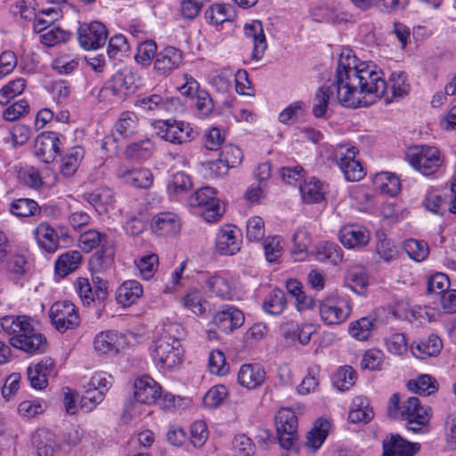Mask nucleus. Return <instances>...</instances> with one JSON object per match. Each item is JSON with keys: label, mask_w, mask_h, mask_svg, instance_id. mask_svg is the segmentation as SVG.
Returning <instances> with one entry per match:
<instances>
[{"label": "nucleus", "mask_w": 456, "mask_h": 456, "mask_svg": "<svg viewBox=\"0 0 456 456\" xmlns=\"http://www.w3.org/2000/svg\"><path fill=\"white\" fill-rule=\"evenodd\" d=\"M382 71L373 62L355 64V57L341 54L337 67V91L340 105L345 108L366 106L363 94L385 98L387 102L399 100L410 92L405 73H393L389 85L382 77Z\"/></svg>", "instance_id": "nucleus-1"}, {"label": "nucleus", "mask_w": 456, "mask_h": 456, "mask_svg": "<svg viewBox=\"0 0 456 456\" xmlns=\"http://www.w3.org/2000/svg\"><path fill=\"white\" fill-rule=\"evenodd\" d=\"M409 164L424 175L436 173L443 164L440 151L437 148L428 145H414L405 152Z\"/></svg>", "instance_id": "nucleus-2"}, {"label": "nucleus", "mask_w": 456, "mask_h": 456, "mask_svg": "<svg viewBox=\"0 0 456 456\" xmlns=\"http://www.w3.org/2000/svg\"><path fill=\"white\" fill-rule=\"evenodd\" d=\"M154 128L161 139L173 144L187 143L198 136V131L182 120H158Z\"/></svg>", "instance_id": "nucleus-3"}, {"label": "nucleus", "mask_w": 456, "mask_h": 456, "mask_svg": "<svg viewBox=\"0 0 456 456\" xmlns=\"http://www.w3.org/2000/svg\"><path fill=\"white\" fill-rule=\"evenodd\" d=\"M191 208H200V215L208 223L217 221L224 213V207L216 197V190L206 186L197 190L188 200Z\"/></svg>", "instance_id": "nucleus-4"}, {"label": "nucleus", "mask_w": 456, "mask_h": 456, "mask_svg": "<svg viewBox=\"0 0 456 456\" xmlns=\"http://www.w3.org/2000/svg\"><path fill=\"white\" fill-rule=\"evenodd\" d=\"M430 418L431 409L422 406L416 396L409 397L401 405L399 419L405 420V428L413 433H420L427 428Z\"/></svg>", "instance_id": "nucleus-5"}, {"label": "nucleus", "mask_w": 456, "mask_h": 456, "mask_svg": "<svg viewBox=\"0 0 456 456\" xmlns=\"http://www.w3.org/2000/svg\"><path fill=\"white\" fill-rule=\"evenodd\" d=\"M277 439L281 448L292 449L298 440L297 417L290 409L282 408L275 416Z\"/></svg>", "instance_id": "nucleus-6"}, {"label": "nucleus", "mask_w": 456, "mask_h": 456, "mask_svg": "<svg viewBox=\"0 0 456 456\" xmlns=\"http://www.w3.org/2000/svg\"><path fill=\"white\" fill-rule=\"evenodd\" d=\"M75 289L85 305H89L95 300L103 302L109 295V282L101 275L93 274L92 282L86 277H78Z\"/></svg>", "instance_id": "nucleus-7"}, {"label": "nucleus", "mask_w": 456, "mask_h": 456, "mask_svg": "<svg viewBox=\"0 0 456 456\" xmlns=\"http://www.w3.org/2000/svg\"><path fill=\"white\" fill-rule=\"evenodd\" d=\"M318 307L320 318L326 325H336L344 322L352 311L347 300L332 296L321 300Z\"/></svg>", "instance_id": "nucleus-8"}, {"label": "nucleus", "mask_w": 456, "mask_h": 456, "mask_svg": "<svg viewBox=\"0 0 456 456\" xmlns=\"http://www.w3.org/2000/svg\"><path fill=\"white\" fill-rule=\"evenodd\" d=\"M357 153V149L348 144H340L334 151V159L348 181H359L364 176L362 164L355 159Z\"/></svg>", "instance_id": "nucleus-9"}, {"label": "nucleus", "mask_w": 456, "mask_h": 456, "mask_svg": "<svg viewBox=\"0 0 456 456\" xmlns=\"http://www.w3.org/2000/svg\"><path fill=\"white\" fill-rule=\"evenodd\" d=\"M49 316L52 324L61 333L75 329L80 321L76 305L69 301L55 302L50 308Z\"/></svg>", "instance_id": "nucleus-10"}, {"label": "nucleus", "mask_w": 456, "mask_h": 456, "mask_svg": "<svg viewBox=\"0 0 456 456\" xmlns=\"http://www.w3.org/2000/svg\"><path fill=\"white\" fill-rule=\"evenodd\" d=\"M9 343L13 347L31 354L44 353L47 346L45 337L37 331L30 322L27 326L25 325L21 333L11 336Z\"/></svg>", "instance_id": "nucleus-11"}, {"label": "nucleus", "mask_w": 456, "mask_h": 456, "mask_svg": "<svg viewBox=\"0 0 456 456\" xmlns=\"http://www.w3.org/2000/svg\"><path fill=\"white\" fill-rule=\"evenodd\" d=\"M78 42L85 50H96L103 46L108 38L104 24L99 21L82 23L77 29Z\"/></svg>", "instance_id": "nucleus-12"}, {"label": "nucleus", "mask_w": 456, "mask_h": 456, "mask_svg": "<svg viewBox=\"0 0 456 456\" xmlns=\"http://www.w3.org/2000/svg\"><path fill=\"white\" fill-rule=\"evenodd\" d=\"M153 346L152 356L159 368L170 370L182 363L183 356L182 346L156 339L153 341Z\"/></svg>", "instance_id": "nucleus-13"}, {"label": "nucleus", "mask_w": 456, "mask_h": 456, "mask_svg": "<svg viewBox=\"0 0 456 456\" xmlns=\"http://www.w3.org/2000/svg\"><path fill=\"white\" fill-rule=\"evenodd\" d=\"M182 62V51L175 46H167L156 54L153 69L159 76L167 77L178 69Z\"/></svg>", "instance_id": "nucleus-14"}, {"label": "nucleus", "mask_w": 456, "mask_h": 456, "mask_svg": "<svg viewBox=\"0 0 456 456\" xmlns=\"http://www.w3.org/2000/svg\"><path fill=\"white\" fill-rule=\"evenodd\" d=\"M59 151L60 139L57 133L49 131L37 135L34 145V152L43 162H53Z\"/></svg>", "instance_id": "nucleus-15"}, {"label": "nucleus", "mask_w": 456, "mask_h": 456, "mask_svg": "<svg viewBox=\"0 0 456 456\" xmlns=\"http://www.w3.org/2000/svg\"><path fill=\"white\" fill-rule=\"evenodd\" d=\"M241 234L232 225H225L216 234V248L221 255L232 256L240 251Z\"/></svg>", "instance_id": "nucleus-16"}, {"label": "nucleus", "mask_w": 456, "mask_h": 456, "mask_svg": "<svg viewBox=\"0 0 456 456\" xmlns=\"http://www.w3.org/2000/svg\"><path fill=\"white\" fill-rule=\"evenodd\" d=\"M109 83L113 94L120 98L135 93L138 88L135 74L128 69L118 70Z\"/></svg>", "instance_id": "nucleus-17"}, {"label": "nucleus", "mask_w": 456, "mask_h": 456, "mask_svg": "<svg viewBox=\"0 0 456 456\" xmlns=\"http://www.w3.org/2000/svg\"><path fill=\"white\" fill-rule=\"evenodd\" d=\"M37 244L47 253H54L60 248V240L64 233L58 232L47 222L40 223L34 230Z\"/></svg>", "instance_id": "nucleus-18"}, {"label": "nucleus", "mask_w": 456, "mask_h": 456, "mask_svg": "<svg viewBox=\"0 0 456 456\" xmlns=\"http://www.w3.org/2000/svg\"><path fill=\"white\" fill-rule=\"evenodd\" d=\"M134 395L138 403L151 404L161 398V387L152 378L144 376L135 380Z\"/></svg>", "instance_id": "nucleus-19"}, {"label": "nucleus", "mask_w": 456, "mask_h": 456, "mask_svg": "<svg viewBox=\"0 0 456 456\" xmlns=\"http://www.w3.org/2000/svg\"><path fill=\"white\" fill-rule=\"evenodd\" d=\"M244 321L243 313L234 306H228L217 312L213 318L216 327L227 334L242 326Z\"/></svg>", "instance_id": "nucleus-20"}, {"label": "nucleus", "mask_w": 456, "mask_h": 456, "mask_svg": "<svg viewBox=\"0 0 456 456\" xmlns=\"http://www.w3.org/2000/svg\"><path fill=\"white\" fill-rule=\"evenodd\" d=\"M266 372L259 364L244 363L240 366L238 374V383L249 390L259 387L265 380Z\"/></svg>", "instance_id": "nucleus-21"}, {"label": "nucleus", "mask_w": 456, "mask_h": 456, "mask_svg": "<svg viewBox=\"0 0 456 456\" xmlns=\"http://www.w3.org/2000/svg\"><path fill=\"white\" fill-rule=\"evenodd\" d=\"M419 450V444L410 443L399 435H391L383 440L382 456H413Z\"/></svg>", "instance_id": "nucleus-22"}, {"label": "nucleus", "mask_w": 456, "mask_h": 456, "mask_svg": "<svg viewBox=\"0 0 456 456\" xmlns=\"http://www.w3.org/2000/svg\"><path fill=\"white\" fill-rule=\"evenodd\" d=\"M311 16L317 22H328L339 24L346 22L350 19L347 12H342L338 5L331 4H320L311 10Z\"/></svg>", "instance_id": "nucleus-23"}, {"label": "nucleus", "mask_w": 456, "mask_h": 456, "mask_svg": "<svg viewBox=\"0 0 456 456\" xmlns=\"http://www.w3.org/2000/svg\"><path fill=\"white\" fill-rule=\"evenodd\" d=\"M339 240L348 248L364 247L370 241L369 231L359 224L345 225L339 231Z\"/></svg>", "instance_id": "nucleus-24"}, {"label": "nucleus", "mask_w": 456, "mask_h": 456, "mask_svg": "<svg viewBox=\"0 0 456 456\" xmlns=\"http://www.w3.org/2000/svg\"><path fill=\"white\" fill-rule=\"evenodd\" d=\"M151 227L158 236H171L180 231L181 223L175 214L162 212L152 217Z\"/></svg>", "instance_id": "nucleus-25"}, {"label": "nucleus", "mask_w": 456, "mask_h": 456, "mask_svg": "<svg viewBox=\"0 0 456 456\" xmlns=\"http://www.w3.org/2000/svg\"><path fill=\"white\" fill-rule=\"evenodd\" d=\"M244 33L245 36L253 43V59L257 61L260 60L267 48L262 22L260 20H254L250 24H245Z\"/></svg>", "instance_id": "nucleus-26"}, {"label": "nucleus", "mask_w": 456, "mask_h": 456, "mask_svg": "<svg viewBox=\"0 0 456 456\" xmlns=\"http://www.w3.org/2000/svg\"><path fill=\"white\" fill-rule=\"evenodd\" d=\"M139 119L133 111H123L116 120L113 134L118 138L128 139L138 133Z\"/></svg>", "instance_id": "nucleus-27"}, {"label": "nucleus", "mask_w": 456, "mask_h": 456, "mask_svg": "<svg viewBox=\"0 0 456 456\" xmlns=\"http://www.w3.org/2000/svg\"><path fill=\"white\" fill-rule=\"evenodd\" d=\"M114 257V248L111 242L102 244L101 248L91 257L89 265L92 275H101L112 265Z\"/></svg>", "instance_id": "nucleus-28"}, {"label": "nucleus", "mask_w": 456, "mask_h": 456, "mask_svg": "<svg viewBox=\"0 0 456 456\" xmlns=\"http://www.w3.org/2000/svg\"><path fill=\"white\" fill-rule=\"evenodd\" d=\"M118 176L130 186L140 189L150 188L153 183V175L147 168L126 169L118 173Z\"/></svg>", "instance_id": "nucleus-29"}, {"label": "nucleus", "mask_w": 456, "mask_h": 456, "mask_svg": "<svg viewBox=\"0 0 456 456\" xmlns=\"http://www.w3.org/2000/svg\"><path fill=\"white\" fill-rule=\"evenodd\" d=\"M83 197L99 214L106 213L108 208L115 202L114 192L109 187L97 188L92 192L84 194Z\"/></svg>", "instance_id": "nucleus-30"}, {"label": "nucleus", "mask_w": 456, "mask_h": 456, "mask_svg": "<svg viewBox=\"0 0 456 456\" xmlns=\"http://www.w3.org/2000/svg\"><path fill=\"white\" fill-rule=\"evenodd\" d=\"M178 103V98H163L161 95L154 94L139 98L135 102V106L146 111H151L155 110L172 111L173 107H175Z\"/></svg>", "instance_id": "nucleus-31"}, {"label": "nucleus", "mask_w": 456, "mask_h": 456, "mask_svg": "<svg viewBox=\"0 0 456 456\" xmlns=\"http://www.w3.org/2000/svg\"><path fill=\"white\" fill-rule=\"evenodd\" d=\"M143 290L141 283L135 280L124 281L117 289L116 300L123 306H130L142 296Z\"/></svg>", "instance_id": "nucleus-32"}, {"label": "nucleus", "mask_w": 456, "mask_h": 456, "mask_svg": "<svg viewBox=\"0 0 456 456\" xmlns=\"http://www.w3.org/2000/svg\"><path fill=\"white\" fill-rule=\"evenodd\" d=\"M82 263V255L78 250H69L61 254L55 261V273L61 278L75 272Z\"/></svg>", "instance_id": "nucleus-33"}, {"label": "nucleus", "mask_w": 456, "mask_h": 456, "mask_svg": "<svg viewBox=\"0 0 456 456\" xmlns=\"http://www.w3.org/2000/svg\"><path fill=\"white\" fill-rule=\"evenodd\" d=\"M28 262L23 255L10 252L8 257L0 262V270L12 280H20L28 271Z\"/></svg>", "instance_id": "nucleus-34"}, {"label": "nucleus", "mask_w": 456, "mask_h": 456, "mask_svg": "<svg viewBox=\"0 0 456 456\" xmlns=\"http://www.w3.org/2000/svg\"><path fill=\"white\" fill-rule=\"evenodd\" d=\"M301 197L305 203H318L324 199L326 185L315 177H311L300 184Z\"/></svg>", "instance_id": "nucleus-35"}, {"label": "nucleus", "mask_w": 456, "mask_h": 456, "mask_svg": "<svg viewBox=\"0 0 456 456\" xmlns=\"http://www.w3.org/2000/svg\"><path fill=\"white\" fill-rule=\"evenodd\" d=\"M335 82L329 86H322L319 88L317 93L315 94L312 112L315 118H327V110H328V103L330 96L333 94V89L337 90V75L335 76ZM338 93V91H336ZM337 100H338L337 98ZM339 102V101H338ZM340 104V102H338Z\"/></svg>", "instance_id": "nucleus-36"}, {"label": "nucleus", "mask_w": 456, "mask_h": 456, "mask_svg": "<svg viewBox=\"0 0 456 456\" xmlns=\"http://www.w3.org/2000/svg\"><path fill=\"white\" fill-rule=\"evenodd\" d=\"M330 428V421L326 419L316 420L314 428L307 433L305 445L314 452H316L326 440Z\"/></svg>", "instance_id": "nucleus-37"}, {"label": "nucleus", "mask_w": 456, "mask_h": 456, "mask_svg": "<svg viewBox=\"0 0 456 456\" xmlns=\"http://www.w3.org/2000/svg\"><path fill=\"white\" fill-rule=\"evenodd\" d=\"M186 334V330L181 323L167 322L163 324L155 339L182 346L181 341L184 339Z\"/></svg>", "instance_id": "nucleus-38"}, {"label": "nucleus", "mask_w": 456, "mask_h": 456, "mask_svg": "<svg viewBox=\"0 0 456 456\" xmlns=\"http://www.w3.org/2000/svg\"><path fill=\"white\" fill-rule=\"evenodd\" d=\"M372 182L377 190L390 196L396 195L401 190L399 178L388 172L376 174Z\"/></svg>", "instance_id": "nucleus-39"}, {"label": "nucleus", "mask_w": 456, "mask_h": 456, "mask_svg": "<svg viewBox=\"0 0 456 456\" xmlns=\"http://www.w3.org/2000/svg\"><path fill=\"white\" fill-rule=\"evenodd\" d=\"M442 349V341L436 335H430L426 340L411 346L412 354L418 358L437 355Z\"/></svg>", "instance_id": "nucleus-40"}, {"label": "nucleus", "mask_w": 456, "mask_h": 456, "mask_svg": "<svg viewBox=\"0 0 456 456\" xmlns=\"http://www.w3.org/2000/svg\"><path fill=\"white\" fill-rule=\"evenodd\" d=\"M85 156V150L80 146L71 148L62 158L61 173L66 177L72 176Z\"/></svg>", "instance_id": "nucleus-41"}, {"label": "nucleus", "mask_w": 456, "mask_h": 456, "mask_svg": "<svg viewBox=\"0 0 456 456\" xmlns=\"http://www.w3.org/2000/svg\"><path fill=\"white\" fill-rule=\"evenodd\" d=\"M287 305L286 295L279 289H273L263 302V310L271 315L281 314Z\"/></svg>", "instance_id": "nucleus-42"}, {"label": "nucleus", "mask_w": 456, "mask_h": 456, "mask_svg": "<svg viewBox=\"0 0 456 456\" xmlns=\"http://www.w3.org/2000/svg\"><path fill=\"white\" fill-rule=\"evenodd\" d=\"M316 258L319 261L328 262L336 265L342 261V250L334 242H322L316 248Z\"/></svg>", "instance_id": "nucleus-43"}, {"label": "nucleus", "mask_w": 456, "mask_h": 456, "mask_svg": "<svg viewBox=\"0 0 456 456\" xmlns=\"http://www.w3.org/2000/svg\"><path fill=\"white\" fill-rule=\"evenodd\" d=\"M410 391L420 395H429L438 389L436 380L430 375H420L417 379H411L407 383Z\"/></svg>", "instance_id": "nucleus-44"}, {"label": "nucleus", "mask_w": 456, "mask_h": 456, "mask_svg": "<svg viewBox=\"0 0 456 456\" xmlns=\"http://www.w3.org/2000/svg\"><path fill=\"white\" fill-rule=\"evenodd\" d=\"M375 322L370 316L360 318L349 324L348 332L354 338L364 341L370 338Z\"/></svg>", "instance_id": "nucleus-45"}, {"label": "nucleus", "mask_w": 456, "mask_h": 456, "mask_svg": "<svg viewBox=\"0 0 456 456\" xmlns=\"http://www.w3.org/2000/svg\"><path fill=\"white\" fill-rule=\"evenodd\" d=\"M346 284L354 292L363 289L368 284V276L362 265L351 266L345 279Z\"/></svg>", "instance_id": "nucleus-46"}, {"label": "nucleus", "mask_w": 456, "mask_h": 456, "mask_svg": "<svg viewBox=\"0 0 456 456\" xmlns=\"http://www.w3.org/2000/svg\"><path fill=\"white\" fill-rule=\"evenodd\" d=\"M10 212L16 216L27 217L39 214L40 208L34 200L20 198L11 203Z\"/></svg>", "instance_id": "nucleus-47"}, {"label": "nucleus", "mask_w": 456, "mask_h": 456, "mask_svg": "<svg viewBox=\"0 0 456 456\" xmlns=\"http://www.w3.org/2000/svg\"><path fill=\"white\" fill-rule=\"evenodd\" d=\"M51 67L60 75H69L78 67V59L73 54L60 53L52 61Z\"/></svg>", "instance_id": "nucleus-48"}, {"label": "nucleus", "mask_w": 456, "mask_h": 456, "mask_svg": "<svg viewBox=\"0 0 456 456\" xmlns=\"http://www.w3.org/2000/svg\"><path fill=\"white\" fill-rule=\"evenodd\" d=\"M28 323L29 321L25 316L7 315L0 319L1 330L8 336V339L11 336L21 333Z\"/></svg>", "instance_id": "nucleus-49"}, {"label": "nucleus", "mask_w": 456, "mask_h": 456, "mask_svg": "<svg viewBox=\"0 0 456 456\" xmlns=\"http://www.w3.org/2000/svg\"><path fill=\"white\" fill-rule=\"evenodd\" d=\"M154 145L150 139L130 143L126 149V155L134 160L148 159L153 151Z\"/></svg>", "instance_id": "nucleus-50"}, {"label": "nucleus", "mask_w": 456, "mask_h": 456, "mask_svg": "<svg viewBox=\"0 0 456 456\" xmlns=\"http://www.w3.org/2000/svg\"><path fill=\"white\" fill-rule=\"evenodd\" d=\"M106 234H102L96 230H88L80 234L78 243L80 248L85 252H90L99 245L108 244Z\"/></svg>", "instance_id": "nucleus-51"}, {"label": "nucleus", "mask_w": 456, "mask_h": 456, "mask_svg": "<svg viewBox=\"0 0 456 456\" xmlns=\"http://www.w3.org/2000/svg\"><path fill=\"white\" fill-rule=\"evenodd\" d=\"M355 379L356 373L354 370L348 365L338 369L332 378L334 386L340 391L349 389L354 384Z\"/></svg>", "instance_id": "nucleus-52"}, {"label": "nucleus", "mask_w": 456, "mask_h": 456, "mask_svg": "<svg viewBox=\"0 0 456 456\" xmlns=\"http://www.w3.org/2000/svg\"><path fill=\"white\" fill-rule=\"evenodd\" d=\"M69 37L70 34L68 31L57 26H50L40 34V42L48 47H52L58 44L67 42Z\"/></svg>", "instance_id": "nucleus-53"}, {"label": "nucleus", "mask_w": 456, "mask_h": 456, "mask_svg": "<svg viewBox=\"0 0 456 456\" xmlns=\"http://www.w3.org/2000/svg\"><path fill=\"white\" fill-rule=\"evenodd\" d=\"M39 440L37 442V452L38 456H53L60 448L55 441V436L49 431H42L38 434Z\"/></svg>", "instance_id": "nucleus-54"}, {"label": "nucleus", "mask_w": 456, "mask_h": 456, "mask_svg": "<svg viewBox=\"0 0 456 456\" xmlns=\"http://www.w3.org/2000/svg\"><path fill=\"white\" fill-rule=\"evenodd\" d=\"M183 305L197 315L205 313L204 298L200 290L190 289L182 298Z\"/></svg>", "instance_id": "nucleus-55"}, {"label": "nucleus", "mask_w": 456, "mask_h": 456, "mask_svg": "<svg viewBox=\"0 0 456 456\" xmlns=\"http://www.w3.org/2000/svg\"><path fill=\"white\" fill-rule=\"evenodd\" d=\"M26 85V80L19 77L4 86L0 90V104H7L11 99L20 94L24 91Z\"/></svg>", "instance_id": "nucleus-56"}, {"label": "nucleus", "mask_w": 456, "mask_h": 456, "mask_svg": "<svg viewBox=\"0 0 456 456\" xmlns=\"http://www.w3.org/2000/svg\"><path fill=\"white\" fill-rule=\"evenodd\" d=\"M207 285L209 290L216 297L223 299H230L232 297V287L229 281L221 276H212L208 278Z\"/></svg>", "instance_id": "nucleus-57"}, {"label": "nucleus", "mask_w": 456, "mask_h": 456, "mask_svg": "<svg viewBox=\"0 0 456 456\" xmlns=\"http://www.w3.org/2000/svg\"><path fill=\"white\" fill-rule=\"evenodd\" d=\"M105 394L102 390L88 386L80 400L81 409L86 412L93 411L103 400Z\"/></svg>", "instance_id": "nucleus-58"}, {"label": "nucleus", "mask_w": 456, "mask_h": 456, "mask_svg": "<svg viewBox=\"0 0 456 456\" xmlns=\"http://www.w3.org/2000/svg\"><path fill=\"white\" fill-rule=\"evenodd\" d=\"M404 249L411 259L418 262L426 259L429 253V249L426 242L414 239L407 240L404 242Z\"/></svg>", "instance_id": "nucleus-59"}, {"label": "nucleus", "mask_w": 456, "mask_h": 456, "mask_svg": "<svg viewBox=\"0 0 456 456\" xmlns=\"http://www.w3.org/2000/svg\"><path fill=\"white\" fill-rule=\"evenodd\" d=\"M354 405L356 408H353L348 414V420L351 423H367L372 419L373 411L367 406H363V400L362 398H357L354 401Z\"/></svg>", "instance_id": "nucleus-60"}, {"label": "nucleus", "mask_w": 456, "mask_h": 456, "mask_svg": "<svg viewBox=\"0 0 456 456\" xmlns=\"http://www.w3.org/2000/svg\"><path fill=\"white\" fill-rule=\"evenodd\" d=\"M157 53L156 43L152 40H146L138 45L134 59L142 65H150L151 59L156 57Z\"/></svg>", "instance_id": "nucleus-61"}, {"label": "nucleus", "mask_w": 456, "mask_h": 456, "mask_svg": "<svg viewBox=\"0 0 456 456\" xmlns=\"http://www.w3.org/2000/svg\"><path fill=\"white\" fill-rule=\"evenodd\" d=\"M208 370L212 374L223 376L228 373L229 365L225 357L220 350H213L208 356Z\"/></svg>", "instance_id": "nucleus-62"}, {"label": "nucleus", "mask_w": 456, "mask_h": 456, "mask_svg": "<svg viewBox=\"0 0 456 456\" xmlns=\"http://www.w3.org/2000/svg\"><path fill=\"white\" fill-rule=\"evenodd\" d=\"M232 447L235 456H253L255 454V444L245 435L235 436L232 442Z\"/></svg>", "instance_id": "nucleus-63"}, {"label": "nucleus", "mask_w": 456, "mask_h": 456, "mask_svg": "<svg viewBox=\"0 0 456 456\" xmlns=\"http://www.w3.org/2000/svg\"><path fill=\"white\" fill-rule=\"evenodd\" d=\"M305 111V103L302 101H297L286 107L279 114V121L284 125H291L297 121L300 114Z\"/></svg>", "instance_id": "nucleus-64"}]
</instances>
